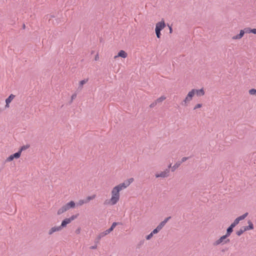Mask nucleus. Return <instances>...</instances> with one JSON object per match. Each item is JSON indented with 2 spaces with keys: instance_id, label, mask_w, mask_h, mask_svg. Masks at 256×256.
Masks as SVG:
<instances>
[{
  "instance_id": "f257e3e1",
  "label": "nucleus",
  "mask_w": 256,
  "mask_h": 256,
  "mask_svg": "<svg viewBox=\"0 0 256 256\" xmlns=\"http://www.w3.org/2000/svg\"><path fill=\"white\" fill-rule=\"evenodd\" d=\"M120 191L116 186H114L112 191V198L110 200L112 205L116 204L120 199Z\"/></svg>"
},
{
  "instance_id": "f03ea898",
  "label": "nucleus",
  "mask_w": 256,
  "mask_h": 256,
  "mask_svg": "<svg viewBox=\"0 0 256 256\" xmlns=\"http://www.w3.org/2000/svg\"><path fill=\"white\" fill-rule=\"evenodd\" d=\"M76 206L75 202L72 200L70 202H68L64 206H63L61 208L58 209V210L57 214L58 215H60L62 214V213L64 212H65L68 210L70 208H74Z\"/></svg>"
},
{
  "instance_id": "7ed1b4c3",
  "label": "nucleus",
  "mask_w": 256,
  "mask_h": 256,
  "mask_svg": "<svg viewBox=\"0 0 256 256\" xmlns=\"http://www.w3.org/2000/svg\"><path fill=\"white\" fill-rule=\"evenodd\" d=\"M194 95V90H192L191 91L189 92L184 100L182 102L181 104L182 106H186L187 103L189 102L192 100L193 96Z\"/></svg>"
},
{
  "instance_id": "20e7f679",
  "label": "nucleus",
  "mask_w": 256,
  "mask_h": 256,
  "mask_svg": "<svg viewBox=\"0 0 256 256\" xmlns=\"http://www.w3.org/2000/svg\"><path fill=\"white\" fill-rule=\"evenodd\" d=\"M250 30L251 28H244V30H240V32L239 34L234 36L232 37V40H239L244 35V33H250Z\"/></svg>"
},
{
  "instance_id": "39448f33",
  "label": "nucleus",
  "mask_w": 256,
  "mask_h": 256,
  "mask_svg": "<svg viewBox=\"0 0 256 256\" xmlns=\"http://www.w3.org/2000/svg\"><path fill=\"white\" fill-rule=\"evenodd\" d=\"M170 170L168 168H166L164 172H162L160 174H156L155 176L156 178H166L170 176Z\"/></svg>"
},
{
  "instance_id": "423d86ee",
  "label": "nucleus",
  "mask_w": 256,
  "mask_h": 256,
  "mask_svg": "<svg viewBox=\"0 0 256 256\" xmlns=\"http://www.w3.org/2000/svg\"><path fill=\"white\" fill-rule=\"evenodd\" d=\"M228 237V236H227L226 234L222 236L219 239H218L213 243V245L214 246H216L220 244L222 242L224 243V240H226Z\"/></svg>"
},
{
  "instance_id": "0eeeda50",
  "label": "nucleus",
  "mask_w": 256,
  "mask_h": 256,
  "mask_svg": "<svg viewBox=\"0 0 256 256\" xmlns=\"http://www.w3.org/2000/svg\"><path fill=\"white\" fill-rule=\"evenodd\" d=\"M62 228L60 226H54L52 228L48 231V234L52 235L53 233L56 232H59L60 231Z\"/></svg>"
},
{
  "instance_id": "6e6552de",
  "label": "nucleus",
  "mask_w": 256,
  "mask_h": 256,
  "mask_svg": "<svg viewBox=\"0 0 256 256\" xmlns=\"http://www.w3.org/2000/svg\"><path fill=\"white\" fill-rule=\"evenodd\" d=\"M166 26V24L164 20L158 22L156 26V30H162Z\"/></svg>"
},
{
  "instance_id": "1a4fd4ad",
  "label": "nucleus",
  "mask_w": 256,
  "mask_h": 256,
  "mask_svg": "<svg viewBox=\"0 0 256 256\" xmlns=\"http://www.w3.org/2000/svg\"><path fill=\"white\" fill-rule=\"evenodd\" d=\"M127 56H128V54L125 51H124L123 50H120L118 52V55L114 56V58H116L118 57H122V58H126Z\"/></svg>"
},
{
  "instance_id": "9d476101",
  "label": "nucleus",
  "mask_w": 256,
  "mask_h": 256,
  "mask_svg": "<svg viewBox=\"0 0 256 256\" xmlns=\"http://www.w3.org/2000/svg\"><path fill=\"white\" fill-rule=\"evenodd\" d=\"M193 90H194V94H196L198 96H203L205 94L203 88H202L200 90H196V89H193Z\"/></svg>"
},
{
  "instance_id": "9b49d317",
  "label": "nucleus",
  "mask_w": 256,
  "mask_h": 256,
  "mask_svg": "<svg viewBox=\"0 0 256 256\" xmlns=\"http://www.w3.org/2000/svg\"><path fill=\"white\" fill-rule=\"evenodd\" d=\"M14 97L15 96L12 94L10 95V96L6 100V107H9V104L12 102V100L14 98Z\"/></svg>"
},
{
  "instance_id": "f8f14e48",
  "label": "nucleus",
  "mask_w": 256,
  "mask_h": 256,
  "mask_svg": "<svg viewBox=\"0 0 256 256\" xmlns=\"http://www.w3.org/2000/svg\"><path fill=\"white\" fill-rule=\"evenodd\" d=\"M248 226H244V229L246 231L253 230L254 227L252 222L250 220H248Z\"/></svg>"
},
{
  "instance_id": "ddd939ff",
  "label": "nucleus",
  "mask_w": 256,
  "mask_h": 256,
  "mask_svg": "<svg viewBox=\"0 0 256 256\" xmlns=\"http://www.w3.org/2000/svg\"><path fill=\"white\" fill-rule=\"evenodd\" d=\"M171 218V216H168L165 218L163 221H162L158 226L161 229L165 226L168 221Z\"/></svg>"
},
{
  "instance_id": "4468645a",
  "label": "nucleus",
  "mask_w": 256,
  "mask_h": 256,
  "mask_svg": "<svg viewBox=\"0 0 256 256\" xmlns=\"http://www.w3.org/2000/svg\"><path fill=\"white\" fill-rule=\"evenodd\" d=\"M70 220L68 218H66L64 219L62 221L61 225H60V226L62 227V228H64L66 227L67 226V224L70 223Z\"/></svg>"
},
{
  "instance_id": "2eb2a0df",
  "label": "nucleus",
  "mask_w": 256,
  "mask_h": 256,
  "mask_svg": "<svg viewBox=\"0 0 256 256\" xmlns=\"http://www.w3.org/2000/svg\"><path fill=\"white\" fill-rule=\"evenodd\" d=\"M234 228V227L233 226H232V225H230V226L229 227H228V228L226 229V234L228 236H230V235L233 232Z\"/></svg>"
},
{
  "instance_id": "dca6fc26",
  "label": "nucleus",
  "mask_w": 256,
  "mask_h": 256,
  "mask_svg": "<svg viewBox=\"0 0 256 256\" xmlns=\"http://www.w3.org/2000/svg\"><path fill=\"white\" fill-rule=\"evenodd\" d=\"M96 196V194H93L91 196H88V197L86 198L84 200V202L85 203H88V202L90 200H94V198H95Z\"/></svg>"
},
{
  "instance_id": "f3484780",
  "label": "nucleus",
  "mask_w": 256,
  "mask_h": 256,
  "mask_svg": "<svg viewBox=\"0 0 256 256\" xmlns=\"http://www.w3.org/2000/svg\"><path fill=\"white\" fill-rule=\"evenodd\" d=\"M166 99V97L164 96H162L159 98H157L155 102H156V104L161 103L164 100Z\"/></svg>"
},
{
  "instance_id": "a211bd4d",
  "label": "nucleus",
  "mask_w": 256,
  "mask_h": 256,
  "mask_svg": "<svg viewBox=\"0 0 256 256\" xmlns=\"http://www.w3.org/2000/svg\"><path fill=\"white\" fill-rule=\"evenodd\" d=\"M133 178H130L128 180H127L126 181L124 182V184H125V186L127 188L133 181H134Z\"/></svg>"
},
{
  "instance_id": "6ab92c4d",
  "label": "nucleus",
  "mask_w": 256,
  "mask_h": 256,
  "mask_svg": "<svg viewBox=\"0 0 256 256\" xmlns=\"http://www.w3.org/2000/svg\"><path fill=\"white\" fill-rule=\"evenodd\" d=\"M244 226H242L240 230H238L236 232V234L238 236H241L244 232H246V230L244 229Z\"/></svg>"
},
{
  "instance_id": "aec40b11",
  "label": "nucleus",
  "mask_w": 256,
  "mask_h": 256,
  "mask_svg": "<svg viewBox=\"0 0 256 256\" xmlns=\"http://www.w3.org/2000/svg\"><path fill=\"white\" fill-rule=\"evenodd\" d=\"M180 165V162H176L172 167V171L174 172L176 168H178Z\"/></svg>"
},
{
  "instance_id": "412c9836",
  "label": "nucleus",
  "mask_w": 256,
  "mask_h": 256,
  "mask_svg": "<svg viewBox=\"0 0 256 256\" xmlns=\"http://www.w3.org/2000/svg\"><path fill=\"white\" fill-rule=\"evenodd\" d=\"M30 144H26V145L22 146L20 147L18 152H20V154H21L22 151L28 149V148H30Z\"/></svg>"
},
{
  "instance_id": "4be33fe9",
  "label": "nucleus",
  "mask_w": 256,
  "mask_h": 256,
  "mask_svg": "<svg viewBox=\"0 0 256 256\" xmlns=\"http://www.w3.org/2000/svg\"><path fill=\"white\" fill-rule=\"evenodd\" d=\"M118 189H119L120 190L126 188V187L125 186V184H124V182L121 183L119 184L118 185L116 186Z\"/></svg>"
},
{
  "instance_id": "5701e85b",
  "label": "nucleus",
  "mask_w": 256,
  "mask_h": 256,
  "mask_svg": "<svg viewBox=\"0 0 256 256\" xmlns=\"http://www.w3.org/2000/svg\"><path fill=\"white\" fill-rule=\"evenodd\" d=\"M20 152H18L12 154V158H18L20 156Z\"/></svg>"
},
{
  "instance_id": "b1692460",
  "label": "nucleus",
  "mask_w": 256,
  "mask_h": 256,
  "mask_svg": "<svg viewBox=\"0 0 256 256\" xmlns=\"http://www.w3.org/2000/svg\"><path fill=\"white\" fill-rule=\"evenodd\" d=\"M248 215V212H246L245 214H243L242 215L238 216L237 218L238 220L240 221L242 220H244Z\"/></svg>"
},
{
  "instance_id": "393cba45",
  "label": "nucleus",
  "mask_w": 256,
  "mask_h": 256,
  "mask_svg": "<svg viewBox=\"0 0 256 256\" xmlns=\"http://www.w3.org/2000/svg\"><path fill=\"white\" fill-rule=\"evenodd\" d=\"M88 81V78L84 79L80 82L79 87L82 88L83 85L87 82Z\"/></svg>"
},
{
  "instance_id": "a878e982",
  "label": "nucleus",
  "mask_w": 256,
  "mask_h": 256,
  "mask_svg": "<svg viewBox=\"0 0 256 256\" xmlns=\"http://www.w3.org/2000/svg\"><path fill=\"white\" fill-rule=\"evenodd\" d=\"M162 229L159 228L158 226H157V227L154 229L151 232L154 234H156L157 233H158Z\"/></svg>"
},
{
  "instance_id": "bb28decb",
  "label": "nucleus",
  "mask_w": 256,
  "mask_h": 256,
  "mask_svg": "<svg viewBox=\"0 0 256 256\" xmlns=\"http://www.w3.org/2000/svg\"><path fill=\"white\" fill-rule=\"evenodd\" d=\"M248 93L250 95H254L256 96V90L254 88H252L248 90Z\"/></svg>"
},
{
  "instance_id": "cd10ccee",
  "label": "nucleus",
  "mask_w": 256,
  "mask_h": 256,
  "mask_svg": "<svg viewBox=\"0 0 256 256\" xmlns=\"http://www.w3.org/2000/svg\"><path fill=\"white\" fill-rule=\"evenodd\" d=\"M78 215H79L78 214H75V215H72L70 218H68L70 220V221L71 222L72 220H74L76 218H78Z\"/></svg>"
},
{
  "instance_id": "c85d7f7f",
  "label": "nucleus",
  "mask_w": 256,
  "mask_h": 256,
  "mask_svg": "<svg viewBox=\"0 0 256 256\" xmlns=\"http://www.w3.org/2000/svg\"><path fill=\"white\" fill-rule=\"evenodd\" d=\"M239 222H240V220H238V218H236L234 220V222L230 225H232V226H233L234 228L237 224H238Z\"/></svg>"
},
{
  "instance_id": "c756f323",
  "label": "nucleus",
  "mask_w": 256,
  "mask_h": 256,
  "mask_svg": "<svg viewBox=\"0 0 256 256\" xmlns=\"http://www.w3.org/2000/svg\"><path fill=\"white\" fill-rule=\"evenodd\" d=\"M119 224H120V225H122V224L121 222H114L112 224V226L110 227H112V228H114L118 226V225H119Z\"/></svg>"
},
{
  "instance_id": "7c9ffc66",
  "label": "nucleus",
  "mask_w": 256,
  "mask_h": 256,
  "mask_svg": "<svg viewBox=\"0 0 256 256\" xmlns=\"http://www.w3.org/2000/svg\"><path fill=\"white\" fill-rule=\"evenodd\" d=\"M155 31L157 38H160L161 36L160 30H156L155 29Z\"/></svg>"
},
{
  "instance_id": "2f4dec72",
  "label": "nucleus",
  "mask_w": 256,
  "mask_h": 256,
  "mask_svg": "<svg viewBox=\"0 0 256 256\" xmlns=\"http://www.w3.org/2000/svg\"><path fill=\"white\" fill-rule=\"evenodd\" d=\"M76 97V93H74V94H72V96H71V100H70V104L72 103L73 100L74 99H75Z\"/></svg>"
},
{
  "instance_id": "473e14b6",
  "label": "nucleus",
  "mask_w": 256,
  "mask_h": 256,
  "mask_svg": "<svg viewBox=\"0 0 256 256\" xmlns=\"http://www.w3.org/2000/svg\"><path fill=\"white\" fill-rule=\"evenodd\" d=\"M14 159V158H12V155H10V156H9L6 160V162H10V161H12Z\"/></svg>"
},
{
  "instance_id": "72a5a7b5",
  "label": "nucleus",
  "mask_w": 256,
  "mask_h": 256,
  "mask_svg": "<svg viewBox=\"0 0 256 256\" xmlns=\"http://www.w3.org/2000/svg\"><path fill=\"white\" fill-rule=\"evenodd\" d=\"M84 204H86L85 202H84V200H80L78 202V206H82V205Z\"/></svg>"
},
{
  "instance_id": "f704fd0d",
  "label": "nucleus",
  "mask_w": 256,
  "mask_h": 256,
  "mask_svg": "<svg viewBox=\"0 0 256 256\" xmlns=\"http://www.w3.org/2000/svg\"><path fill=\"white\" fill-rule=\"evenodd\" d=\"M103 237L104 236H102V234L101 232L96 237V240H98V242H99V240Z\"/></svg>"
},
{
  "instance_id": "c9c22d12",
  "label": "nucleus",
  "mask_w": 256,
  "mask_h": 256,
  "mask_svg": "<svg viewBox=\"0 0 256 256\" xmlns=\"http://www.w3.org/2000/svg\"><path fill=\"white\" fill-rule=\"evenodd\" d=\"M153 235H154V234H153L152 232H150L149 234H148V235L146 236V240H150V239L152 237Z\"/></svg>"
},
{
  "instance_id": "e433bc0d",
  "label": "nucleus",
  "mask_w": 256,
  "mask_h": 256,
  "mask_svg": "<svg viewBox=\"0 0 256 256\" xmlns=\"http://www.w3.org/2000/svg\"><path fill=\"white\" fill-rule=\"evenodd\" d=\"M188 157H183L181 160L180 162H180V164L184 162L185 161H186L188 159Z\"/></svg>"
},
{
  "instance_id": "4c0bfd02",
  "label": "nucleus",
  "mask_w": 256,
  "mask_h": 256,
  "mask_svg": "<svg viewBox=\"0 0 256 256\" xmlns=\"http://www.w3.org/2000/svg\"><path fill=\"white\" fill-rule=\"evenodd\" d=\"M202 106V104H198L196 105V106H194V110H196V108H200Z\"/></svg>"
},
{
  "instance_id": "58836bf2",
  "label": "nucleus",
  "mask_w": 256,
  "mask_h": 256,
  "mask_svg": "<svg viewBox=\"0 0 256 256\" xmlns=\"http://www.w3.org/2000/svg\"><path fill=\"white\" fill-rule=\"evenodd\" d=\"M157 104L156 102L154 101L150 105V108L154 107Z\"/></svg>"
},
{
  "instance_id": "ea45409f",
  "label": "nucleus",
  "mask_w": 256,
  "mask_h": 256,
  "mask_svg": "<svg viewBox=\"0 0 256 256\" xmlns=\"http://www.w3.org/2000/svg\"><path fill=\"white\" fill-rule=\"evenodd\" d=\"M114 230V228H112V227H110L108 229L106 230V232H107L108 234H110L111 232H112Z\"/></svg>"
},
{
  "instance_id": "a19ab883",
  "label": "nucleus",
  "mask_w": 256,
  "mask_h": 256,
  "mask_svg": "<svg viewBox=\"0 0 256 256\" xmlns=\"http://www.w3.org/2000/svg\"><path fill=\"white\" fill-rule=\"evenodd\" d=\"M114 230V228H112V227H110L108 229L106 230V232H107L108 234H110L111 232H112Z\"/></svg>"
},
{
  "instance_id": "79ce46f5",
  "label": "nucleus",
  "mask_w": 256,
  "mask_h": 256,
  "mask_svg": "<svg viewBox=\"0 0 256 256\" xmlns=\"http://www.w3.org/2000/svg\"><path fill=\"white\" fill-rule=\"evenodd\" d=\"M250 33L256 34V28H252L250 30Z\"/></svg>"
},
{
  "instance_id": "37998d69",
  "label": "nucleus",
  "mask_w": 256,
  "mask_h": 256,
  "mask_svg": "<svg viewBox=\"0 0 256 256\" xmlns=\"http://www.w3.org/2000/svg\"><path fill=\"white\" fill-rule=\"evenodd\" d=\"M230 242V240L229 238H228V239H226L224 240V242L223 243V244H228V243H229Z\"/></svg>"
},
{
  "instance_id": "c03bdc74",
  "label": "nucleus",
  "mask_w": 256,
  "mask_h": 256,
  "mask_svg": "<svg viewBox=\"0 0 256 256\" xmlns=\"http://www.w3.org/2000/svg\"><path fill=\"white\" fill-rule=\"evenodd\" d=\"M144 242V240H142L140 241V243L138 244V246L140 247L141 245L143 244Z\"/></svg>"
},
{
  "instance_id": "a18cd8bd",
  "label": "nucleus",
  "mask_w": 256,
  "mask_h": 256,
  "mask_svg": "<svg viewBox=\"0 0 256 256\" xmlns=\"http://www.w3.org/2000/svg\"><path fill=\"white\" fill-rule=\"evenodd\" d=\"M90 249H96L97 248V244H96L94 246H91L90 247Z\"/></svg>"
},
{
  "instance_id": "49530a36",
  "label": "nucleus",
  "mask_w": 256,
  "mask_h": 256,
  "mask_svg": "<svg viewBox=\"0 0 256 256\" xmlns=\"http://www.w3.org/2000/svg\"><path fill=\"white\" fill-rule=\"evenodd\" d=\"M168 27H169V29H170V33L172 34V27L171 26H168Z\"/></svg>"
},
{
  "instance_id": "de8ad7c7",
  "label": "nucleus",
  "mask_w": 256,
  "mask_h": 256,
  "mask_svg": "<svg viewBox=\"0 0 256 256\" xmlns=\"http://www.w3.org/2000/svg\"><path fill=\"white\" fill-rule=\"evenodd\" d=\"M103 236L104 237L106 235L108 234L106 232V230L104 232H101Z\"/></svg>"
},
{
  "instance_id": "09e8293b",
  "label": "nucleus",
  "mask_w": 256,
  "mask_h": 256,
  "mask_svg": "<svg viewBox=\"0 0 256 256\" xmlns=\"http://www.w3.org/2000/svg\"><path fill=\"white\" fill-rule=\"evenodd\" d=\"M80 232V228H78V229L76 230V232L77 234H78Z\"/></svg>"
},
{
  "instance_id": "8fccbe9b",
  "label": "nucleus",
  "mask_w": 256,
  "mask_h": 256,
  "mask_svg": "<svg viewBox=\"0 0 256 256\" xmlns=\"http://www.w3.org/2000/svg\"><path fill=\"white\" fill-rule=\"evenodd\" d=\"M98 54H97V55L96 56V57H95V60H98Z\"/></svg>"
},
{
  "instance_id": "3c124183",
  "label": "nucleus",
  "mask_w": 256,
  "mask_h": 256,
  "mask_svg": "<svg viewBox=\"0 0 256 256\" xmlns=\"http://www.w3.org/2000/svg\"><path fill=\"white\" fill-rule=\"evenodd\" d=\"M172 164H170L168 166V168H168L170 170V168H172Z\"/></svg>"
},
{
  "instance_id": "603ef678",
  "label": "nucleus",
  "mask_w": 256,
  "mask_h": 256,
  "mask_svg": "<svg viewBox=\"0 0 256 256\" xmlns=\"http://www.w3.org/2000/svg\"><path fill=\"white\" fill-rule=\"evenodd\" d=\"M26 28V26H25V24H23V25H22V28H23V29H24V28Z\"/></svg>"
},
{
  "instance_id": "864d4df0",
  "label": "nucleus",
  "mask_w": 256,
  "mask_h": 256,
  "mask_svg": "<svg viewBox=\"0 0 256 256\" xmlns=\"http://www.w3.org/2000/svg\"><path fill=\"white\" fill-rule=\"evenodd\" d=\"M99 242H98V240H96V239L95 240V243L96 244L97 243H98Z\"/></svg>"
},
{
  "instance_id": "5fc2aeb1",
  "label": "nucleus",
  "mask_w": 256,
  "mask_h": 256,
  "mask_svg": "<svg viewBox=\"0 0 256 256\" xmlns=\"http://www.w3.org/2000/svg\"><path fill=\"white\" fill-rule=\"evenodd\" d=\"M2 170V168H0V172H1Z\"/></svg>"
}]
</instances>
